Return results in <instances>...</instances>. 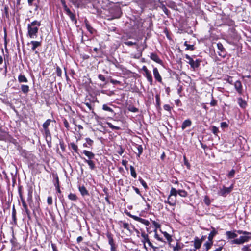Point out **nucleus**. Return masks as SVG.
Listing matches in <instances>:
<instances>
[{"label":"nucleus","mask_w":251,"mask_h":251,"mask_svg":"<svg viewBox=\"0 0 251 251\" xmlns=\"http://www.w3.org/2000/svg\"><path fill=\"white\" fill-rule=\"evenodd\" d=\"M129 225L127 223H124L123 224V227L125 229H128Z\"/></svg>","instance_id":"338daca9"},{"label":"nucleus","mask_w":251,"mask_h":251,"mask_svg":"<svg viewBox=\"0 0 251 251\" xmlns=\"http://www.w3.org/2000/svg\"><path fill=\"white\" fill-rule=\"evenodd\" d=\"M185 58L189 60L188 63L190 65L192 68L195 69L199 67L201 62L199 59H197L196 60L194 61L188 55H186Z\"/></svg>","instance_id":"39448f33"},{"label":"nucleus","mask_w":251,"mask_h":251,"mask_svg":"<svg viewBox=\"0 0 251 251\" xmlns=\"http://www.w3.org/2000/svg\"><path fill=\"white\" fill-rule=\"evenodd\" d=\"M204 201L206 204L209 205L210 204V201L207 196H205L204 199Z\"/></svg>","instance_id":"37998d69"},{"label":"nucleus","mask_w":251,"mask_h":251,"mask_svg":"<svg viewBox=\"0 0 251 251\" xmlns=\"http://www.w3.org/2000/svg\"><path fill=\"white\" fill-rule=\"evenodd\" d=\"M226 234L228 239H234L237 237V234L235 232L226 231Z\"/></svg>","instance_id":"dca6fc26"},{"label":"nucleus","mask_w":251,"mask_h":251,"mask_svg":"<svg viewBox=\"0 0 251 251\" xmlns=\"http://www.w3.org/2000/svg\"><path fill=\"white\" fill-rule=\"evenodd\" d=\"M178 194V190L172 187L171 189L170 194L168 197V199L166 201H165V203H168L171 206H175L176 205V201H170L171 197L172 196L176 197Z\"/></svg>","instance_id":"f03ea898"},{"label":"nucleus","mask_w":251,"mask_h":251,"mask_svg":"<svg viewBox=\"0 0 251 251\" xmlns=\"http://www.w3.org/2000/svg\"><path fill=\"white\" fill-rule=\"evenodd\" d=\"M51 122V120L50 119H48L43 124V127L44 129H49L48 127L50 125Z\"/></svg>","instance_id":"c756f323"},{"label":"nucleus","mask_w":251,"mask_h":251,"mask_svg":"<svg viewBox=\"0 0 251 251\" xmlns=\"http://www.w3.org/2000/svg\"><path fill=\"white\" fill-rule=\"evenodd\" d=\"M98 78L101 81H104L105 80V77L104 76V75H102L101 74H100L99 75H98Z\"/></svg>","instance_id":"6e6d98bb"},{"label":"nucleus","mask_w":251,"mask_h":251,"mask_svg":"<svg viewBox=\"0 0 251 251\" xmlns=\"http://www.w3.org/2000/svg\"><path fill=\"white\" fill-rule=\"evenodd\" d=\"M212 132L215 134V135H217V134L218 133V131H219V130H218V128L215 126H212Z\"/></svg>","instance_id":"a19ab883"},{"label":"nucleus","mask_w":251,"mask_h":251,"mask_svg":"<svg viewBox=\"0 0 251 251\" xmlns=\"http://www.w3.org/2000/svg\"><path fill=\"white\" fill-rule=\"evenodd\" d=\"M27 201L28 202H30L32 201V196H31V194L29 193H28V198H27Z\"/></svg>","instance_id":"0e129e2a"},{"label":"nucleus","mask_w":251,"mask_h":251,"mask_svg":"<svg viewBox=\"0 0 251 251\" xmlns=\"http://www.w3.org/2000/svg\"><path fill=\"white\" fill-rule=\"evenodd\" d=\"M83 153L88 158V160H91L95 157V154L93 152L87 150H84Z\"/></svg>","instance_id":"f3484780"},{"label":"nucleus","mask_w":251,"mask_h":251,"mask_svg":"<svg viewBox=\"0 0 251 251\" xmlns=\"http://www.w3.org/2000/svg\"><path fill=\"white\" fill-rule=\"evenodd\" d=\"M216 104H217V101L214 100H212L210 103V105L212 106H214L216 105Z\"/></svg>","instance_id":"052dcab7"},{"label":"nucleus","mask_w":251,"mask_h":251,"mask_svg":"<svg viewBox=\"0 0 251 251\" xmlns=\"http://www.w3.org/2000/svg\"><path fill=\"white\" fill-rule=\"evenodd\" d=\"M162 233L163 234L164 237L166 238L168 242H169V244H170L171 242L172 241V237L167 232H163Z\"/></svg>","instance_id":"c85d7f7f"},{"label":"nucleus","mask_w":251,"mask_h":251,"mask_svg":"<svg viewBox=\"0 0 251 251\" xmlns=\"http://www.w3.org/2000/svg\"><path fill=\"white\" fill-rule=\"evenodd\" d=\"M64 9L65 12H66V14L69 16L71 20L73 22H75V23H76V20L75 19V15L72 13V12L70 11V10L69 9V8L67 7V6L66 5H64Z\"/></svg>","instance_id":"6e6552de"},{"label":"nucleus","mask_w":251,"mask_h":251,"mask_svg":"<svg viewBox=\"0 0 251 251\" xmlns=\"http://www.w3.org/2000/svg\"><path fill=\"white\" fill-rule=\"evenodd\" d=\"M238 103L242 108H245L247 105V102L243 100L242 98H239L238 99Z\"/></svg>","instance_id":"412c9836"},{"label":"nucleus","mask_w":251,"mask_h":251,"mask_svg":"<svg viewBox=\"0 0 251 251\" xmlns=\"http://www.w3.org/2000/svg\"><path fill=\"white\" fill-rule=\"evenodd\" d=\"M72 149L75 152H77L78 150L77 146L74 143H71L70 144Z\"/></svg>","instance_id":"ea45409f"},{"label":"nucleus","mask_w":251,"mask_h":251,"mask_svg":"<svg viewBox=\"0 0 251 251\" xmlns=\"http://www.w3.org/2000/svg\"><path fill=\"white\" fill-rule=\"evenodd\" d=\"M110 82L111 83H112L113 84H119L120 83V81L116 80H114V79H111Z\"/></svg>","instance_id":"4d7b16f0"},{"label":"nucleus","mask_w":251,"mask_h":251,"mask_svg":"<svg viewBox=\"0 0 251 251\" xmlns=\"http://www.w3.org/2000/svg\"><path fill=\"white\" fill-rule=\"evenodd\" d=\"M84 162L87 163L88 165L89 166V167L91 170H94L95 168V165L94 162L92 160H87L86 159H84Z\"/></svg>","instance_id":"4be33fe9"},{"label":"nucleus","mask_w":251,"mask_h":251,"mask_svg":"<svg viewBox=\"0 0 251 251\" xmlns=\"http://www.w3.org/2000/svg\"><path fill=\"white\" fill-rule=\"evenodd\" d=\"M237 232L239 234H245V235H251V233H249V232H248L247 231H242V230H237Z\"/></svg>","instance_id":"a18cd8bd"},{"label":"nucleus","mask_w":251,"mask_h":251,"mask_svg":"<svg viewBox=\"0 0 251 251\" xmlns=\"http://www.w3.org/2000/svg\"><path fill=\"white\" fill-rule=\"evenodd\" d=\"M233 187L232 185L229 187L223 186L222 188L219 189L218 194L220 196H226L227 194L230 193Z\"/></svg>","instance_id":"423d86ee"},{"label":"nucleus","mask_w":251,"mask_h":251,"mask_svg":"<svg viewBox=\"0 0 251 251\" xmlns=\"http://www.w3.org/2000/svg\"><path fill=\"white\" fill-rule=\"evenodd\" d=\"M108 239L109 244H110V246L114 245L113 238L110 236H108Z\"/></svg>","instance_id":"5fc2aeb1"},{"label":"nucleus","mask_w":251,"mask_h":251,"mask_svg":"<svg viewBox=\"0 0 251 251\" xmlns=\"http://www.w3.org/2000/svg\"><path fill=\"white\" fill-rule=\"evenodd\" d=\"M45 134L46 141L49 147L51 146V137L49 129H45Z\"/></svg>","instance_id":"9b49d317"},{"label":"nucleus","mask_w":251,"mask_h":251,"mask_svg":"<svg viewBox=\"0 0 251 251\" xmlns=\"http://www.w3.org/2000/svg\"><path fill=\"white\" fill-rule=\"evenodd\" d=\"M178 194L182 197H186L188 195L187 192L184 190H178Z\"/></svg>","instance_id":"cd10ccee"},{"label":"nucleus","mask_w":251,"mask_h":251,"mask_svg":"<svg viewBox=\"0 0 251 251\" xmlns=\"http://www.w3.org/2000/svg\"><path fill=\"white\" fill-rule=\"evenodd\" d=\"M250 238L248 236H241L239 238L232 240L230 241L231 244H242L248 242Z\"/></svg>","instance_id":"20e7f679"},{"label":"nucleus","mask_w":251,"mask_h":251,"mask_svg":"<svg viewBox=\"0 0 251 251\" xmlns=\"http://www.w3.org/2000/svg\"><path fill=\"white\" fill-rule=\"evenodd\" d=\"M107 125L109 128L113 130H119L120 129L119 127L115 126L110 123H107Z\"/></svg>","instance_id":"f704fd0d"},{"label":"nucleus","mask_w":251,"mask_h":251,"mask_svg":"<svg viewBox=\"0 0 251 251\" xmlns=\"http://www.w3.org/2000/svg\"><path fill=\"white\" fill-rule=\"evenodd\" d=\"M31 44L32 45L31 49L33 51L35 50L37 47L40 46L41 45V42L37 41H31Z\"/></svg>","instance_id":"6ab92c4d"},{"label":"nucleus","mask_w":251,"mask_h":251,"mask_svg":"<svg viewBox=\"0 0 251 251\" xmlns=\"http://www.w3.org/2000/svg\"><path fill=\"white\" fill-rule=\"evenodd\" d=\"M154 232L155 233L154 238L156 239L157 240L163 242V240L162 238H160L159 235L157 233V231L156 229H154Z\"/></svg>","instance_id":"4c0bfd02"},{"label":"nucleus","mask_w":251,"mask_h":251,"mask_svg":"<svg viewBox=\"0 0 251 251\" xmlns=\"http://www.w3.org/2000/svg\"><path fill=\"white\" fill-rule=\"evenodd\" d=\"M191 121L190 120H185L181 126V128L182 130L185 129L187 127H189L191 125Z\"/></svg>","instance_id":"aec40b11"},{"label":"nucleus","mask_w":251,"mask_h":251,"mask_svg":"<svg viewBox=\"0 0 251 251\" xmlns=\"http://www.w3.org/2000/svg\"><path fill=\"white\" fill-rule=\"evenodd\" d=\"M153 74L155 79L160 83L162 82V77L158 72L157 68L154 67L153 69Z\"/></svg>","instance_id":"1a4fd4ad"},{"label":"nucleus","mask_w":251,"mask_h":251,"mask_svg":"<svg viewBox=\"0 0 251 251\" xmlns=\"http://www.w3.org/2000/svg\"><path fill=\"white\" fill-rule=\"evenodd\" d=\"M57 185L56 186V189H57V192L58 193H61V190L59 188V179H58V177H57Z\"/></svg>","instance_id":"13d9d810"},{"label":"nucleus","mask_w":251,"mask_h":251,"mask_svg":"<svg viewBox=\"0 0 251 251\" xmlns=\"http://www.w3.org/2000/svg\"><path fill=\"white\" fill-rule=\"evenodd\" d=\"M130 170L131 175L134 178H136L137 174H136V173L135 172V170L133 166H130Z\"/></svg>","instance_id":"2f4dec72"},{"label":"nucleus","mask_w":251,"mask_h":251,"mask_svg":"<svg viewBox=\"0 0 251 251\" xmlns=\"http://www.w3.org/2000/svg\"><path fill=\"white\" fill-rule=\"evenodd\" d=\"M64 126L66 128H69V123H68V122H67V121L66 120H65L64 121Z\"/></svg>","instance_id":"680f3d73"},{"label":"nucleus","mask_w":251,"mask_h":251,"mask_svg":"<svg viewBox=\"0 0 251 251\" xmlns=\"http://www.w3.org/2000/svg\"><path fill=\"white\" fill-rule=\"evenodd\" d=\"M235 171L234 169H232L230 172L229 173H228V176L229 178H232L234 175H235Z\"/></svg>","instance_id":"58836bf2"},{"label":"nucleus","mask_w":251,"mask_h":251,"mask_svg":"<svg viewBox=\"0 0 251 251\" xmlns=\"http://www.w3.org/2000/svg\"><path fill=\"white\" fill-rule=\"evenodd\" d=\"M21 90L24 93L26 94L29 90V86L28 85H22L21 86Z\"/></svg>","instance_id":"7c9ffc66"},{"label":"nucleus","mask_w":251,"mask_h":251,"mask_svg":"<svg viewBox=\"0 0 251 251\" xmlns=\"http://www.w3.org/2000/svg\"><path fill=\"white\" fill-rule=\"evenodd\" d=\"M150 58L151 59L153 60L154 61L156 62L157 63L161 64L162 61L159 58L158 55H157L156 54L152 53L150 55Z\"/></svg>","instance_id":"ddd939ff"},{"label":"nucleus","mask_w":251,"mask_h":251,"mask_svg":"<svg viewBox=\"0 0 251 251\" xmlns=\"http://www.w3.org/2000/svg\"><path fill=\"white\" fill-rule=\"evenodd\" d=\"M47 202L49 205H51L52 203V199L51 197H48L47 199Z\"/></svg>","instance_id":"864d4df0"},{"label":"nucleus","mask_w":251,"mask_h":251,"mask_svg":"<svg viewBox=\"0 0 251 251\" xmlns=\"http://www.w3.org/2000/svg\"><path fill=\"white\" fill-rule=\"evenodd\" d=\"M19 195H20V199H21V201L22 203V205H23L25 212L26 213V214L28 215L29 214V211L28 209L27 205L26 204V203H25L24 199H23L22 195L20 192L19 193Z\"/></svg>","instance_id":"f8f14e48"},{"label":"nucleus","mask_w":251,"mask_h":251,"mask_svg":"<svg viewBox=\"0 0 251 251\" xmlns=\"http://www.w3.org/2000/svg\"><path fill=\"white\" fill-rule=\"evenodd\" d=\"M149 246H150L152 249H155V246L153 245V244L150 242V240L147 241V242Z\"/></svg>","instance_id":"e2e57ef3"},{"label":"nucleus","mask_w":251,"mask_h":251,"mask_svg":"<svg viewBox=\"0 0 251 251\" xmlns=\"http://www.w3.org/2000/svg\"><path fill=\"white\" fill-rule=\"evenodd\" d=\"M213 245V241H209L208 240V241L207 242H206L204 244H203V247H205V249L206 250V251H208V250L211 248V246H212Z\"/></svg>","instance_id":"5701e85b"},{"label":"nucleus","mask_w":251,"mask_h":251,"mask_svg":"<svg viewBox=\"0 0 251 251\" xmlns=\"http://www.w3.org/2000/svg\"><path fill=\"white\" fill-rule=\"evenodd\" d=\"M218 234V231L213 227L212 228V231L209 234L208 236V240L209 241H213L214 237Z\"/></svg>","instance_id":"4468645a"},{"label":"nucleus","mask_w":251,"mask_h":251,"mask_svg":"<svg viewBox=\"0 0 251 251\" xmlns=\"http://www.w3.org/2000/svg\"><path fill=\"white\" fill-rule=\"evenodd\" d=\"M85 26L88 30L91 33H93L94 31V29L90 26V25L88 24V21H85Z\"/></svg>","instance_id":"bb28decb"},{"label":"nucleus","mask_w":251,"mask_h":251,"mask_svg":"<svg viewBox=\"0 0 251 251\" xmlns=\"http://www.w3.org/2000/svg\"><path fill=\"white\" fill-rule=\"evenodd\" d=\"M217 46L218 49L219 50V51H218V53L219 55L222 57H223V58L225 57L226 54L225 49H224L222 44L221 43H218L217 44Z\"/></svg>","instance_id":"0eeeda50"},{"label":"nucleus","mask_w":251,"mask_h":251,"mask_svg":"<svg viewBox=\"0 0 251 251\" xmlns=\"http://www.w3.org/2000/svg\"><path fill=\"white\" fill-rule=\"evenodd\" d=\"M86 141L87 143L90 146L92 145L93 143V141L89 138H87Z\"/></svg>","instance_id":"603ef678"},{"label":"nucleus","mask_w":251,"mask_h":251,"mask_svg":"<svg viewBox=\"0 0 251 251\" xmlns=\"http://www.w3.org/2000/svg\"><path fill=\"white\" fill-rule=\"evenodd\" d=\"M163 10L166 14H167V15L168 14V10L166 8V7H165V6L163 7Z\"/></svg>","instance_id":"69168bd1"},{"label":"nucleus","mask_w":251,"mask_h":251,"mask_svg":"<svg viewBox=\"0 0 251 251\" xmlns=\"http://www.w3.org/2000/svg\"><path fill=\"white\" fill-rule=\"evenodd\" d=\"M164 109L165 110H167V111H170L171 110V107L168 104H165L164 106Z\"/></svg>","instance_id":"3c124183"},{"label":"nucleus","mask_w":251,"mask_h":251,"mask_svg":"<svg viewBox=\"0 0 251 251\" xmlns=\"http://www.w3.org/2000/svg\"><path fill=\"white\" fill-rule=\"evenodd\" d=\"M111 251H116V247H115V245H111Z\"/></svg>","instance_id":"774afa93"},{"label":"nucleus","mask_w":251,"mask_h":251,"mask_svg":"<svg viewBox=\"0 0 251 251\" xmlns=\"http://www.w3.org/2000/svg\"><path fill=\"white\" fill-rule=\"evenodd\" d=\"M131 217H132L135 221H138L139 222H140V221L141 220V218H140V217H139L137 216H135V215H132L131 216Z\"/></svg>","instance_id":"09e8293b"},{"label":"nucleus","mask_w":251,"mask_h":251,"mask_svg":"<svg viewBox=\"0 0 251 251\" xmlns=\"http://www.w3.org/2000/svg\"><path fill=\"white\" fill-rule=\"evenodd\" d=\"M234 87L238 93L241 94L243 92L242 85L240 81H236L234 83Z\"/></svg>","instance_id":"9d476101"},{"label":"nucleus","mask_w":251,"mask_h":251,"mask_svg":"<svg viewBox=\"0 0 251 251\" xmlns=\"http://www.w3.org/2000/svg\"><path fill=\"white\" fill-rule=\"evenodd\" d=\"M68 198L72 201H76L77 200L76 195L73 193H70L68 195Z\"/></svg>","instance_id":"72a5a7b5"},{"label":"nucleus","mask_w":251,"mask_h":251,"mask_svg":"<svg viewBox=\"0 0 251 251\" xmlns=\"http://www.w3.org/2000/svg\"><path fill=\"white\" fill-rule=\"evenodd\" d=\"M122 165L125 166L126 169H127L126 165L127 164V161H126V160H123L122 161Z\"/></svg>","instance_id":"bf43d9fd"},{"label":"nucleus","mask_w":251,"mask_h":251,"mask_svg":"<svg viewBox=\"0 0 251 251\" xmlns=\"http://www.w3.org/2000/svg\"><path fill=\"white\" fill-rule=\"evenodd\" d=\"M140 222L147 226H149L150 224V223L148 220L142 218H141V220Z\"/></svg>","instance_id":"e433bc0d"},{"label":"nucleus","mask_w":251,"mask_h":251,"mask_svg":"<svg viewBox=\"0 0 251 251\" xmlns=\"http://www.w3.org/2000/svg\"><path fill=\"white\" fill-rule=\"evenodd\" d=\"M152 224L155 227V229H156V230H157V229L159 228L160 226V224L154 221H152Z\"/></svg>","instance_id":"c03bdc74"},{"label":"nucleus","mask_w":251,"mask_h":251,"mask_svg":"<svg viewBox=\"0 0 251 251\" xmlns=\"http://www.w3.org/2000/svg\"><path fill=\"white\" fill-rule=\"evenodd\" d=\"M142 70L144 72L143 75L146 77L150 85H152L153 84V79L150 71L145 66H143Z\"/></svg>","instance_id":"7ed1b4c3"},{"label":"nucleus","mask_w":251,"mask_h":251,"mask_svg":"<svg viewBox=\"0 0 251 251\" xmlns=\"http://www.w3.org/2000/svg\"><path fill=\"white\" fill-rule=\"evenodd\" d=\"M201 240H200L198 237H195L194 240V247L196 249H199L201 245Z\"/></svg>","instance_id":"a211bd4d"},{"label":"nucleus","mask_w":251,"mask_h":251,"mask_svg":"<svg viewBox=\"0 0 251 251\" xmlns=\"http://www.w3.org/2000/svg\"><path fill=\"white\" fill-rule=\"evenodd\" d=\"M79 190L82 196H88L89 192L84 186H79Z\"/></svg>","instance_id":"2eb2a0df"},{"label":"nucleus","mask_w":251,"mask_h":251,"mask_svg":"<svg viewBox=\"0 0 251 251\" xmlns=\"http://www.w3.org/2000/svg\"><path fill=\"white\" fill-rule=\"evenodd\" d=\"M141 237L143 238L142 242L143 243H146L147 241L150 240L148 235L146 234L145 232L141 233Z\"/></svg>","instance_id":"393cba45"},{"label":"nucleus","mask_w":251,"mask_h":251,"mask_svg":"<svg viewBox=\"0 0 251 251\" xmlns=\"http://www.w3.org/2000/svg\"><path fill=\"white\" fill-rule=\"evenodd\" d=\"M56 73H57V76H61L62 70L60 68V67H57V68H56Z\"/></svg>","instance_id":"49530a36"},{"label":"nucleus","mask_w":251,"mask_h":251,"mask_svg":"<svg viewBox=\"0 0 251 251\" xmlns=\"http://www.w3.org/2000/svg\"><path fill=\"white\" fill-rule=\"evenodd\" d=\"M102 109L104 111H107L111 113H114V111L112 108L108 106L107 104H103L102 105Z\"/></svg>","instance_id":"473e14b6"},{"label":"nucleus","mask_w":251,"mask_h":251,"mask_svg":"<svg viewBox=\"0 0 251 251\" xmlns=\"http://www.w3.org/2000/svg\"><path fill=\"white\" fill-rule=\"evenodd\" d=\"M184 45L186 46V50H194L193 46L187 44L186 42H185Z\"/></svg>","instance_id":"79ce46f5"},{"label":"nucleus","mask_w":251,"mask_h":251,"mask_svg":"<svg viewBox=\"0 0 251 251\" xmlns=\"http://www.w3.org/2000/svg\"><path fill=\"white\" fill-rule=\"evenodd\" d=\"M18 81L19 82H27V79L26 78V77L23 75H20L18 76Z\"/></svg>","instance_id":"a878e982"},{"label":"nucleus","mask_w":251,"mask_h":251,"mask_svg":"<svg viewBox=\"0 0 251 251\" xmlns=\"http://www.w3.org/2000/svg\"><path fill=\"white\" fill-rule=\"evenodd\" d=\"M125 44L127 45V46H132L133 45H135L136 44V43L135 42H133L132 41H127V42H124Z\"/></svg>","instance_id":"de8ad7c7"},{"label":"nucleus","mask_w":251,"mask_h":251,"mask_svg":"<svg viewBox=\"0 0 251 251\" xmlns=\"http://www.w3.org/2000/svg\"><path fill=\"white\" fill-rule=\"evenodd\" d=\"M41 22L34 20L27 25V36L30 38L35 39L37 37Z\"/></svg>","instance_id":"f257e3e1"},{"label":"nucleus","mask_w":251,"mask_h":251,"mask_svg":"<svg viewBox=\"0 0 251 251\" xmlns=\"http://www.w3.org/2000/svg\"><path fill=\"white\" fill-rule=\"evenodd\" d=\"M155 99H156V104L158 105H160V97H159V95H156L155 96Z\"/></svg>","instance_id":"8fccbe9b"},{"label":"nucleus","mask_w":251,"mask_h":251,"mask_svg":"<svg viewBox=\"0 0 251 251\" xmlns=\"http://www.w3.org/2000/svg\"><path fill=\"white\" fill-rule=\"evenodd\" d=\"M169 245L174 251H180L181 249V246L178 243H176V245H172L171 243Z\"/></svg>","instance_id":"b1692460"},{"label":"nucleus","mask_w":251,"mask_h":251,"mask_svg":"<svg viewBox=\"0 0 251 251\" xmlns=\"http://www.w3.org/2000/svg\"><path fill=\"white\" fill-rule=\"evenodd\" d=\"M139 180L140 181L141 184L142 185V186L145 189H147L148 188V187L146 183L145 182V181L144 180H143L141 178H140L139 179Z\"/></svg>","instance_id":"c9c22d12"}]
</instances>
